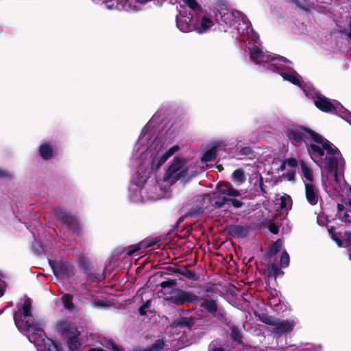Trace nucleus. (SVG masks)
Returning a JSON list of instances; mask_svg holds the SVG:
<instances>
[{
	"label": "nucleus",
	"instance_id": "48",
	"mask_svg": "<svg viewBox=\"0 0 351 351\" xmlns=\"http://www.w3.org/2000/svg\"><path fill=\"white\" fill-rule=\"evenodd\" d=\"M269 230L271 232L274 234H277L278 232V228L276 225H271L269 228Z\"/></svg>",
	"mask_w": 351,
	"mask_h": 351
},
{
	"label": "nucleus",
	"instance_id": "7",
	"mask_svg": "<svg viewBox=\"0 0 351 351\" xmlns=\"http://www.w3.org/2000/svg\"><path fill=\"white\" fill-rule=\"evenodd\" d=\"M303 90L306 97H311L313 99L314 104L317 108L324 112L337 114L351 125V112L344 108L339 101L336 100L330 101L313 88H303Z\"/></svg>",
	"mask_w": 351,
	"mask_h": 351
},
{
	"label": "nucleus",
	"instance_id": "55",
	"mask_svg": "<svg viewBox=\"0 0 351 351\" xmlns=\"http://www.w3.org/2000/svg\"><path fill=\"white\" fill-rule=\"evenodd\" d=\"M4 294V291L3 289L0 288V298Z\"/></svg>",
	"mask_w": 351,
	"mask_h": 351
},
{
	"label": "nucleus",
	"instance_id": "6",
	"mask_svg": "<svg viewBox=\"0 0 351 351\" xmlns=\"http://www.w3.org/2000/svg\"><path fill=\"white\" fill-rule=\"evenodd\" d=\"M191 330V326L184 317L176 319L171 325L167 327L166 335L172 337L171 339L165 341L163 339H158L150 347L138 348L134 351H160L165 346V342L176 341L182 337L187 331ZM88 351H121L115 343L112 340H105L102 346L90 349Z\"/></svg>",
	"mask_w": 351,
	"mask_h": 351
},
{
	"label": "nucleus",
	"instance_id": "39",
	"mask_svg": "<svg viewBox=\"0 0 351 351\" xmlns=\"http://www.w3.org/2000/svg\"><path fill=\"white\" fill-rule=\"evenodd\" d=\"M279 273H280V269L276 265L271 264L270 265H269V267H268L269 276L276 277V276L278 275Z\"/></svg>",
	"mask_w": 351,
	"mask_h": 351
},
{
	"label": "nucleus",
	"instance_id": "53",
	"mask_svg": "<svg viewBox=\"0 0 351 351\" xmlns=\"http://www.w3.org/2000/svg\"><path fill=\"white\" fill-rule=\"evenodd\" d=\"M210 351H224V350L222 348H213Z\"/></svg>",
	"mask_w": 351,
	"mask_h": 351
},
{
	"label": "nucleus",
	"instance_id": "52",
	"mask_svg": "<svg viewBox=\"0 0 351 351\" xmlns=\"http://www.w3.org/2000/svg\"><path fill=\"white\" fill-rule=\"evenodd\" d=\"M349 27H350V32L348 34V37L351 40V18L350 19V21H349Z\"/></svg>",
	"mask_w": 351,
	"mask_h": 351
},
{
	"label": "nucleus",
	"instance_id": "37",
	"mask_svg": "<svg viewBox=\"0 0 351 351\" xmlns=\"http://www.w3.org/2000/svg\"><path fill=\"white\" fill-rule=\"evenodd\" d=\"M229 201H230V198L219 196V197H217V200L215 201L214 204L217 207L221 208L223 206H224L225 204L229 203Z\"/></svg>",
	"mask_w": 351,
	"mask_h": 351
},
{
	"label": "nucleus",
	"instance_id": "36",
	"mask_svg": "<svg viewBox=\"0 0 351 351\" xmlns=\"http://www.w3.org/2000/svg\"><path fill=\"white\" fill-rule=\"evenodd\" d=\"M93 306L95 308H105L109 307L110 306V304L109 302H108L106 300H99L95 301L93 303Z\"/></svg>",
	"mask_w": 351,
	"mask_h": 351
},
{
	"label": "nucleus",
	"instance_id": "9",
	"mask_svg": "<svg viewBox=\"0 0 351 351\" xmlns=\"http://www.w3.org/2000/svg\"><path fill=\"white\" fill-rule=\"evenodd\" d=\"M264 322L271 326L270 332L274 338H280L291 332L298 321L295 319H271L267 318Z\"/></svg>",
	"mask_w": 351,
	"mask_h": 351
},
{
	"label": "nucleus",
	"instance_id": "17",
	"mask_svg": "<svg viewBox=\"0 0 351 351\" xmlns=\"http://www.w3.org/2000/svg\"><path fill=\"white\" fill-rule=\"evenodd\" d=\"M57 330L61 335L68 337L72 334H77L78 329L73 323L62 320L57 324Z\"/></svg>",
	"mask_w": 351,
	"mask_h": 351
},
{
	"label": "nucleus",
	"instance_id": "8",
	"mask_svg": "<svg viewBox=\"0 0 351 351\" xmlns=\"http://www.w3.org/2000/svg\"><path fill=\"white\" fill-rule=\"evenodd\" d=\"M188 170L189 167L186 160L182 158L176 157L167 169L163 176V182L171 185L178 180L186 177Z\"/></svg>",
	"mask_w": 351,
	"mask_h": 351
},
{
	"label": "nucleus",
	"instance_id": "20",
	"mask_svg": "<svg viewBox=\"0 0 351 351\" xmlns=\"http://www.w3.org/2000/svg\"><path fill=\"white\" fill-rule=\"evenodd\" d=\"M217 189L219 195H227L232 197H238L241 195L238 190L234 189L231 184L228 183L219 184Z\"/></svg>",
	"mask_w": 351,
	"mask_h": 351
},
{
	"label": "nucleus",
	"instance_id": "15",
	"mask_svg": "<svg viewBox=\"0 0 351 351\" xmlns=\"http://www.w3.org/2000/svg\"><path fill=\"white\" fill-rule=\"evenodd\" d=\"M152 0H124L123 11L138 12L142 11L145 5Z\"/></svg>",
	"mask_w": 351,
	"mask_h": 351
},
{
	"label": "nucleus",
	"instance_id": "21",
	"mask_svg": "<svg viewBox=\"0 0 351 351\" xmlns=\"http://www.w3.org/2000/svg\"><path fill=\"white\" fill-rule=\"evenodd\" d=\"M80 335V332L77 330V334H72L67 337V344L71 351H77L82 346L79 338Z\"/></svg>",
	"mask_w": 351,
	"mask_h": 351
},
{
	"label": "nucleus",
	"instance_id": "11",
	"mask_svg": "<svg viewBox=\"0 0 351 351\" xmlns=\"http://www.w3.org/2000/svg\"><path fill=\"white\" fill-rule=\"evenodd\" d=\"M145 187V201H156L166 196V186H159L155 179L147 180Z\"/></svg>",
	"mask_w": 351,
	"mask_h": 351
},
{
	"label": "nucleus",
	"instance_id": "41",
	"mask_svg": "<svg viewBox=\"0 0 351 351\" xmlns=\"http://www.w3.org/2000/svg\"><path fill=\"white\" fill-rule=\"evenodd\" d=\"M140 249H141V247L138 245H132L128 249V254L129 256H132V255L134 254V253L138 252Z\"/></svg>",
	"mask_w": 351,
	"mask_h": 351
},
{
	"label": "nucleus",
	"instance_id": "34",
	"mask_svg": "<svg viewBox=\"0 0 351 351\" xmlns=\"http://www.w3.org/2000/svg\"><path fill=\"white\" fill-rule=\"evenodd\" d=\"M280 265L282 268H286L289 265V256L286 251H284L281 254Z\"/></svg>",
	"mask_w": 351,
	"mask_h": 351
},
{
	"label": "nucleus",
	"instance_id": "38",
	"mask_svg": "<svg viewBox=\"0 0 351 351\" xmlns=\"http://www.w3.org/2000/svg\"><path fill=\"white\" fill-rule=\"evenodd\" d=\"M178 273L180 274L182 276H184L189 279L191 280H196L197 278H195V275L193 272L190 271L189 270L186 269H182L176 271Z\"/></svg>",
	"mask_w": 351,
	"mask_h": 351
},
{
	"label": "nucleus",
	"instance_id": "42",
	"mask_svg": "<svg viewBox=\"0 0 351 351\" xmlns=\"http://www.w3.org/2000/svg\"><path fill=\"white\" fill-rule=\"evenodd\" d=\"M151 304L150 300H147L140 308L139 311L141 315L145 314V309L149 308Z\"/></svg>",
	"mask_w": 351,
	"mask_h": 351
},
{
	"label": "nucleus",
	"instance_id": "44",
	"mask_svg": "<svg viewBox=\"0 0 351 351\" xmlns=\"http://www.w3.org/2000/svg\"><path fill=\"white\" fill-rule=\"evenodd\" d=\"M286 178L289 181H293L295 178V171L293 170H291L286 173Z\"/></svg>",
	"mask_w": 351,
	"mask_h": 351
},
{
	"label": "nucleus",
	"instance_id": "47",
	"mask_svg": "<svg viewBox=\"0 0 351 351\" xmlns=\"http://www.w3.org/2000/svg\"><path fill=\"white\" fill-rule=\"evenodd\" d=\"M332 239L336 242L339 247L342 246V241L335 234H332Z\"/></svg>",
	"mask_w": 351,
	"mask_h": 351
},
{
	"label": "nucleus",
	"instance_id": "49",
	"mask_svg": "<svg viewBox=\"0 0 351 351\" xmlns=\"http://www.w3.org/2000/svg\"><path fill=\"white\" fill-rule=\"evenodd\" d=\"M201 210H202V208H197V209H196V210H193V211H192V212H189V213H188V215H189V216H193V215H195V214H196V213H200V212H201Z\"/></svg>",
	"mask_w": 351,
	"mask_h": 351
},
{
	"label": "nucleus",
	"instance_id": "13",
	"mask_svg": "<svg viewBox=\"0 0 351 351\" xmlns=\"http://www.w3.org/2000/svg\"><path fill=\"white\" fill-rule=\"evenodd\" d=\"M49 265L55 276L60 279L69 277L73 273V265L62 261H49Z\"/></svg>",
	"mask_w": 351,
	"mask_h": 351
},
{
	"label": "nucleus",
	"instance_id": "26",
	"mask_svg": "<svg viewBox=\"0 0 351 351\" xmlns=\"http://www.w3.org/2000/svg\"><path fill=\"white\" fill-rule=\"evenodd\" d=\"M218 146H214L207 150L202 156V160L204 162L213 161L216 158Z\"/></svg>",
	"mask_w": 351,
	"mask_h": 351
},
{
	"label": "nucleus",
	"instance_id": "27",
	"mask_svg": "<svg viewBox=\"0 0 351 351\" xmlns=\"http://www.w3.org/2000/svg\"><path fill=\"white\" fill-rule=\"evenodd\" d=\"M252 182L254 184V190L258 192V191H260L263 194L267 193V191L263 184V179L262 176H259L258 177L254 178L252 180Z\"/></svg>",
	"mask_w": 351,
	"mask_h": 351
},
{
	"label": "nucleus",
	"instance_id": "2",
	"mask_svg": "<svg viewBox=\"0 0 351 351\" xmlns=\"http://www.w3.org/2000/svg\"><path fill=\"white\" fill-rule=\"evenodd\" d=\"M214 18L221 32L230 31L232 36H241L243 42L247 41V38L250 59L260 69L278 73L284 80L302 87L301 77L293 69L291 62L282 56L265 53L256 45L258 35L254 32L250 21L241 12L221 4L214 12Z\"/></svg>",
	"mask_w": 351,
	"mask_h": 351
},
{
	"label": "nucleus",
	"instance_id": "51",
	"mask_svg": "<svg viewBox=\"0 0 351 351\" xmlns=\"http://www.w3.org/2000/svg\"><path fill=\"white\" fill-rule=\"evenodd\" d=\"M6 176H8V173L5 171L0 169V178L5 177Z\"/></svg>",
	"mask_w": 351,
	"mask_h": 351
},
{
	"label": "nucleus",
	"instance_id": "45",
	"mask_svg": "<svg viewBox=\"0 0 351 351\" xmlns=\"http://www.w3.org/2000/svg\"><path fill=\"white\" fill-rule=\"evenodd\" d=\"M252 150L250 147H243L241 149L240 152L242 155H249L251 153Z\"/></svg>",
	"mask_w": 351,
	"mask_h": 351
},
{
	"label": "nucleus",
	"instance_id": "3",
	"mask_svg": "<svg viewBox=\"0 0 351 351\" xmlns=\"http://www.w3.org/2000/svg\"><path fill=\"white\" fill-rule=\"evenodd\" d=\"M285 135L294 146L306 147L311 159L321 169L327 171V178H330L332 181L328 182L322 173V183L326 190L328 187L337 190L338 174L343 171L345 160L337 147L313 130L301 125L288 126Z\"/></svg>",
	"mask_w": 351,
	"mask_h": 351
},
{
	"label": "nucleus",
	"instance_id": "54",
	"mask_svg": "<svg viewBox=\"0 0 351 351\" xmlns=\"http://www.w3.org/2000/svg\"><path fill=\"white\" fill-rule=\"evenodd\" d=\"M293 2L298 5L300 6V3L298 0H293Z\"/></svg>",
	"mask_w": 351,
	"mask_h": 351
},
{
	"label": "nucleus",
	"instance_id": "12",
	"mask_svg": "<svg viewBox=\"0 0 351 351\" xmlns=\"http://www.w3.org/2000/svg\"><path fill=\"white\" fill-rule=\"evenodd\" d=\"M199 305L201 307L208 311L212 315L223 323H227V319L223 311L218 309L217 303L215 300L205 297L204 298H199Z\"/></svg>",
	"mask_w": 351,
	"mask_h": 351
},
{
	"label": "nucleus",
	"instance_id": "23",
	"mask_svg": "<svg viewBox=\"0 0 351 351\" xmlns=\"http://www.w3.org/2000/svg\"><path fill=\"white\" fill-rule=\"evenodd\" d=\"M301 170L303 175L304 185L308 182L313 183V173L312 169L303 161H301Z\"/></svg>",
	"mask_w": 351,
	"mask_h": 351
},
{
	"label": "nucleus",
	"instance_id": "43",
	"mask_svg": "<svg viewBox=\"0 0 351 351\" xmlns=\"http://www.w3.org/2000/svg\"><path fill=\"white\" fill-rule=\"evenodd\" d=\"M229 202H231L232 205L237 208H241L243 205V203L241 201L235 199L230 198Z\"/></svg>",
	"mask_w": 351,
	"mask_h": 351
},
{
	"label": "nucleus",
	"instance_id": "18",
	"mask_svg": "<svg viewBox=\"0 0 351 351\" xmlns=\"http://www.w3.org/2000/svg\"><path fill=\"white\" fill-rule=\"evenodd\" d=\"M97 4L104 5L109 10L123 11L124 0H92Z\"/></svg>",
	"mask_w": 351,
	"mask_h": 351
},
{
	"label": "nucleus",
	"instance_id": "4",
	"mask_svg": "<svg viewBox=\"0 0 351 351\" xmlns=\"http://www.w3.org/2000/svg\"><path fill=\"white\" fill-rule=\"evenodd\" d=\"M32 300L25 298L20 313L14 314V320L18 329L24 332L29 341L38 347V351H63L60 342L47 338L43 331V326L36 322L32 314Z\"/></svg>",
	"mask_w": 351,
	"mask_h": 351
},
{
	"label": "nucleus",
	"instance_id": "1",
	"mask_svg": "<svg viewBox=\"0 0 351 351\" xmlns=\"http://www.w3.org/2000/svg\"><path fill=\"white\" fill-rule=\"evenodd\" d=\"M160 119L155 114L143 128L132 155V162L136 172L130 184L129 199L136 203L145 202V182L165 163L180 147L175 145L166 149L178 134V128L171 124L165 125L156 134Z\"/></svg>",
	"mask_w": 351,
	"mask_h": 351
},
{
	"label": "nucleus",
	"instance_id": "22",
	"mask_svg": "<svg viewBox=\"0 0 351 351\" xmlns=\"http://www.w3.org/2000/svg\"><path fill=\"white\" fill-rule=\"evenodd\" d=\"M39 154L41 158L44 160H49L51 158L54 154L53 146L49 143H44L41 145L39 149Z\"/></svg>",
	"mask_w": 351,
	"mask_h": 351
},
{
	"label": "nucleus",
	"instance_id": "10",
	"mask_svg": "<svg viewBox=\"0 0 351 351\" xmlns=\"http://www.w3.org/2000/svg\"><path fill=\"white\" fill-rule=\"evenodd\" d=\"M165 300L176 305H182L187 302L195 304L199 303V297L193 292L176 288L172 289Z\"/></svg>",
	"mask_w": 351,
	"mask_h": 351
},
{
	"label": "nucleus",
	"instance_id": "58",
	"mask_svg": "<svg viewBox=\"0 0 351 351\" xmlns=\"http://www.w3.org/2000/svg\"><path fill=\"white\" fill-rule=\"evenodd\" d=\"M3 313V310H0V314Z\"/></svg>",
	"mask_w": 351,
	"mask_h": 351
},
{
	"label": "nucleus",
	"instance_id": "5",
	"mask_svg": "<svg viewBox=\"0 0 351 351\" xmlns=\"http://www.w3.org/2000/svg\"><path fill=\"white\" fill-rule=\"evenodd\" d=\"M177 10L176 26L182 32L194 31L201 34L214 25L212 15L203 10L195 0H181Z\"/></svg>",
	"mask_w": 351,
	"mask_h": 351
},
{
	"label": "nucleus",
	"instance_id": "56",
	"mask_svg": "<svg viewBox=\"0 0 351 351\" xmlns=\"http://www.w3.org/2000/svg\"><path fill=\"white\" fill-rule=\"evenodd\" d=\"M349 258L351 261V247L348 250Z\"/></svg>",
	"mask_w": 351,
	"mask_h": 351
},
{
	"label": "nucleus",
	"instance_id": "14",
	"mask_svg": "<svg viewBox=\"0 0 351 351\" xmlns=\"http://www.w3.org/2000/svg\"><path fill=\"white\" fill-rule=\"evenodd\" d=\"M54 212L58 219L71 228L74 229L77 226L76 218L71 215L66 210L62 208H56Z\"/></svg>",
	"mask_w": 351,
	"mask_h": 351
},
{
	"label": "nucleus",
	"instance_id": "25",
	"mask_svg": "<svg viewBox=\"0 0 351 351\" xmlns=\"http://www.w3.org/2000/svg\"><path fill=\"white\" fill-rule=\"evenodd\" d=\"M230 232L233 236L237 237H245L247 234V229L245 226L235 225L230 228Z\"/></svg>",
	"mask_w": 351,
	"mask_h": 351
},
{
	"label": "nucleus",
	"instance_id": "32",
	"mask_svg": "<svg viewBox=\"0 0 351 351\" xmlns=\"http://www.w3.org/2000/svg\"><path fill=\"white\" fill-rule=\"evenodd\" d=\"M230 335H231V338L234 341H237L239 343L241 342L242 335L241 334L240 330L236 326H232L231 328Z\"/></svg>",
	"mask_w": 351,
	"mask_h": 351
},
{
	"label": "nucleus",
	"instance_id": "30",
	"mask_svg": "<svg viewBox=\"0 0 351 351\" xmlns=\"http://www.w3.org/2000/svg\"><path fill=\"white\" fill-rule=\"evenodd\" d=\"M274 296L271 298L269 296V302L268 304L271 306L275 311H278V306L280 303V298L278 295V293L276 290L274 291Z\"/></svg>",
	"mask_w": 351,
	"mask_h": 351
},
{
	"label": "nucleus",
	"instance_id": "29",
	"mask_svg": "<svg viewBox=\"0 0 351 351\" xmlns=\"http://www.w3.org/2000/svg\"><path fill=\"white\" fill-rule=\"evenodd\" d=\"M233 181L238 184H241L245 181L244 172L242 169H236L232 173Z\"/></svg>",
	"mask_w": 351,
	"mask_h": 351
},
{
	"label": "nucleus",
	"instance_id": "28",
	"mask_svg": "<svg viewBox=\"0 0 351 351\" xmlns=\"http://www.w3.org/2000/svg\"><path fill=\"white\" fill-rule=\"evenodd\" d=\"M292 206V199L288 195H284L280 198V206L283 209H291Z\"/></svg>",
	"mask_w": 351,
	"mask_h": 351
},
{
	"label": "nucleus",
	"instance_id": "19",
	"mask_svg": "<svg viewBox=\"0 0 351 351\" xmlns=\"http://www.w3.org/2000/svg\"><path fill=\"white\" fill-rule=\"evenodd\" d=\"M348 189H346V195H348ZM348 197V195H347ZM346 206L349 207L346 208V206L342 204H338L337 205V210H338V217L343 222H350L351 221V215H350V213H351V207L348 205V199H347V203L346 204Z\"/></svg>",
	"mask_w": 351,
	"mask_h": 351
},
{
	"label": "nucleus",
	"instance_id": "57",
	"mask_svg": "<svg viewBox=\"0 0 351 351\" xmlns=\"http://www.w3.org/2000/svg\"><path fill=\"white\" fill-rule=\"evenodd\" d=\"M100 280H101V277H99V278L97 280V281H98V282H99V281H100Z\"/></svg>",
	"mask_w": 351,
	"mask_h": 351
},
{
	"label": "nucleus",
	"instance_id": "40",
	"mask_svg": "<svg viewBox=\"0 0 351 351\" xmlns=\"http://www.w3.org/2000/svg\"><path fill=\"white\" fill-rule=\"evenodd\" d=\"M284 165L290 167H295L298 165V161L293 158H290L285 160Z\"/></svg>",
	"mask_w": 351,
	"mask_h": 351
},
{
	"label": "nucleus",
	"instance_id": "50",
	"mask_svg": "<svg viewBox=\"0 0 351 351\" xmlns=\"http://www.w3.org/2000/svg\"><path fill=\"white\" fill-rule=\"evenodd\" d=\"M346 240L348 243L351 244V232L346 233Z\"/></svg>",
	"mask_w": 351,
	"mask_h": 351
},
{
	"label": "nucleus",
	"instance_id": "33",
	"mask_svg": "<svg viewBox=\"0 0 351 351\" xmlns=\"http://www.w3.org/2000/svg\"><path fill=\"white\" fill-rule=\"evenodd\" d=\"M72 298L73 297L69 294H64L62 298L64 306L69 310L73 308Z\"/></svg>",
	"mask_w": 351,
	"mask_h": 351
},
{
	"label": "nucleus",
	"instance_id": "16",
	"mask_svg": "<svg viewBox=\"0 0 351 351\" xmlns=\"http://www.w3.org/2000/svg\"><path fill=\"white\" fill-rule=\"evenodd\" d=\"M305 197L308 203L311 206L317 204L319 200L318 189L313 184L308 182L305 185Z\"/></svg>",
	"mask_w": 351,
	"mask_h": 351
},
{
	"label": "nucleus",
	"instance_id": "35",
	"mask_svg": "<svg viewBox=\"0 0 351 351\" xmlns=\"http://www.w3.org/2000/svg\"><path fill=\"white\" fill-rule=\"evenodd\" d=\"M177 285V280L176 279H168L165 281L162 282L160 286L162 289L172 288Z\"/></svg>",
	"mask_w": 351,
	"mask_h": 351
},
{
	"label": "nucleus",
	"instance_id": "24",
	"mask_svg": "<svg viewBox=\"0 0 351 351\" xmlns=\"http://www.w3.org/2000/svg\"><path fill=\"white\" fill-rule=\"evenodd\" d=\"M321 346L306 344L304 346H291L287 348V351H320Z\"/></svg>",
	"mask_w": 351,
	"mask_h": 351
},
{
	"label": "nucleus",
	"instance_id": "46",
	"mask_svg": "<svg viewBox=\"0 0 351 351\" xmlns=\"http://www.w3.org/2000/svg\"><path fill=\"white\" fill-rule=\"evenodd\" d=\"M332 239L336 242L339 247L342 246V241L335 234H332Z\"/></svg>",
	"mask_w": 351,
	"mask_h": 351
},
{
	"label": "nucleus",
	"instance_id": "31",
	"mask_svg": "<svg viewBox=\"0 0 351 351\" xmlns=\"http://www.w3.org/2000/svg\"><path fill=\"white\" fill-rule=\"evenodd\" d=\"M282 246V241L278 239L273 245L269 247V252L270 255H273L278 252Z\"/></svg>",
	"mask_w": 351,
	"mask_h": 351
}]
</instances>
